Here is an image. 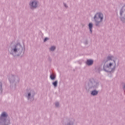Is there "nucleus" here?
I'll return each instance as SVG.
<instances>
[{
	"instance_id": "7",
	"label": "nucleus",
	"mask_w": 125,
	"mask_h": 125,
	"mask_svg": "<svg viewBox=\"0 0 125 125\" xmlns=\"http://www.w3.org/2000/svg\"><path fill=\"white\" fill-rule=\"evenodd\" d=\"M50 78L51 80H54V79H55V75L54 74H51L50 75Z\"/></svg>"
},
{
	"instance_id": "6",
	"label": "nucleus",
	"mask_w": 125,
	"mask_h": 125,
	"mask_svg": "<svg viewBox=\"0 0 125 125\" xmlns=\"http://www.w3.org/2000/svg\"><path fill=\"white\" fill-rule=\"evenodd\" d=\"M98 93V92L96 90H94L91 92L92 95H96Z\"/></svg>"
},
{
	"instance_id": "12",
	"label": "nucleus",
	"mask_w": 125,
	"mask_h": 125,
	"mask_svg": "<svg viewBox=\"0 0 125 125\" xmlns=\"http://www.w3.org/2000/svg\"><path fill=\"white\" fill-rule=\"evenodd\" d=\"M112 58H113V57H108V60H111Z\"/></svg>"
},
{
	"instance_id": "9",
	"label": "nucleus",
	"mask_w": 125,
	"mask_h": 125,
	"mask_svg": "<svg viewBox=\"0 0 125 125\" xmlns=\"http://www.w3.org/2000/svg\"><path fill=\"white\" fill-rule=\"evenodd\" d=\"M54 49H55V46H52L50 48V50H51V51H53V50H54Z\"/></svg>"
},
{
	"instance_id": "5",
	"label": "nucleus",
	"mask_w": 125,
	"mask_h": 125,
	"mask_svg": "<svg viewBox=\"0 0 125 125\" xmlns=\"http://www.w3.org/2000/svg\"><path fill=\"white\" fill-rule=\"evenodd\" d=\"M92 27H93L92 23H89V28L91 33H92Z\"/></svg>"
},
{
	"instance_id": "11",
	"label": "nucleus",
	"mask_w": 125,
	"mask_h": 125,
	"mask_svg": "<svg viewBox=\"0 0 125 125\" xmlns=\"http://www.w3.org/2000/svg\"><path fill=\"white\" fill-rule=\"evenodd\" d=\"M112 65H113V63H110L109 65H107V68H109V67H111V66H112Z\"/></svg>"
},
{
	"instance_id": "20",
	"label": "nucleus",
	"mask_w": 125,
	"mask_h": 125,
	"mask_svg": "<svg viewBox=\"0 0 125 125\" xmlns=\"http://www.w3.org/2000/svg\"><path fill=\"white\" fill-rule=\"evenodd\" d=\"M114 62V63L116 64L115 62Z\"/></svg>"
},
{
	"instance_id": "4",
	"label": "nucleus",
	"mask_w": 125,
	"mask_h": 125,
	"mask_svg": "<svg viewBox=\"0 0 125 125\" xmlns=\"http://www.w3.org/2000/svg\"><path fill=\"white\" fill-rule=\"evenodd\" d=\"M86 64L87 65H88V66H90V65H92V64H93V61L91 60H88L87 61Z\"/></svg>"
},
{
	"instance_id": "10",
	"label": "nucleus",
	"mask_w": 125,
	"mask_h": 125,
	"mask_svg": "<svg viewBox=\"0 0 125 125\" xmlns=\"http://www.w3.org/2000/svg\"><path fill=\"white\" fill-rule=\"evenodd\" d=\"M53 85H54L55 87L57 86V81H55L53 83Z\"/></svg>"
},
{
	"instance_id": "17",
	"label": "nucleus",
	"mask_w": 125,
	"mask_h": 125,
	"mask_svg": "<svg viewBox=\"0 0 125 125\" xmlns=\"http://www.w3.org/2000/svg\"><path fill=\"white\" fill-rule=\"evenodd\" d=\"M30 96H31V94L30 93H28V97H30Z\"/></svg>"
},
{
	"instance_id": "8",
	"label": "nucleus",
	"mask_w": 125,
	"mask_h": 125,
	"mask_svg": "<svg viewBox=\"0 0 125 125\" xmlns=\"http://www.w3.org/2000/svg\"><path fill=\"white\" fill-rule=\"evenodd\" d=\"M1 116V117H7V114L5 112H3Z\"/></svg>"
},
{
	"instance_id": "3",
	"label": "nucleus",
	"mask_w": 125,
	"mask_h": 125,
	"mask_svg": "<svg viewBox=\"0 0 125 125\" xmlns=\"http://www.w3.org/2000/svg\"><path fill=\"white\" fill-rule=\"evenodd\" d=\"M30 4L31 8H36L37 7V1H36L32 2Z\"/></svg>"
},
{
	"instance_id": "2",
	"label": "nucleus",
	"mask_w": 125,
	"mask_h": 125,
	"mask_svg": "<svg viewBox=\"0 0 125 125\" xmlns=\"http://www.w3.org/2000/svg\"><path fill=\"white\" fill-rule=\"evenodd\" d=\"M120 15L122 16L121 20L125 22V6H124L121 10Z\"/></svg>"
},
{
	"instance_id": "1",
	"label": "nucleus",
	"mask_w": 125,
	"mask_h": 125,
	"mask_svg": "<svg viewBox=\"0 0 125 125\" xmlns=\"http://www.w3.org/2000/svg\"><path fill=\"white\" fill-rule=\"evenodd\" d=\"M94 19L97 23H100L103 20V14L100 13H97L94 17Z\"/></svg>"
},
{
	"instance_id": "14",
	"label": "nucleus",
	"mask_w": 125,
	"mask_h": 125,
	"mask_svg": "<svg viewBox=\"0 0 125 125\" xmlns=\"http://www.w3.org/2000/svg\"><path fill=\"white\" fill-rule=\"evenodd\" d=\"M59 105V103H56V106L57 107H58Z\"/></svg>"
},
{
	"instance_id": "13",
	"label": "nucleus",
	"mask_w": 125,
	"mask_h": 125,
	"mask_svg": "<svg viewBox=\"0 0 125 125\" xmlns=\"http://www.w3.org/2000/svg\"><path fill=\"white\" fill-rule=\"evenodd\" d=\"M1 91V83L0 82V91Z\"/></svg>"
},
{
	"instance_id": "19",
	"label": "nucleus",
	"mask_w": 125,
	"mask_h": 125,
	"mask_svg": "<svg viewBox=\"0 0 125 125\" xmlns=\"http://www.w3.org/2000/svg\"><path fill=\"white\" fill-rule=\"evenodd\" d=\"M104 69H105V66L104 67Z\"/></svg>"
},
{
	"instance_id": "16",
	"label": "nucleus",
	"mask_w": 125,
	"mask_h": 125,
	"mask_svg": "<svg viewBox=\"0 0 125 125\" xmlns=\"http://www.w3.org/2000/svg\"><path fill=\"white\" fill-rule=\"evenodd\" d=\"M14 51L15 52H16V51H17V49L15 48V49H14Z\"/></svg>"
},
{
	"instance_id": "15",
	"label": "nucleus",
	"mask_w": 125,
	"mask_h": 125,
	"mask_svg": "<svg viewBox=\"0 0 125 125\" xmlns=\"http://www.w3.org/2000/svg\"><path fill=\"white\" fill-rule=\"evenodd\" d=\"M47 40H48V38H45L44 40V42H46V41Z\"/></svg>"
},
{
	"instance_id": "18",
	"label": "nucleus",
	"mask_w": 125,
	"mask_h": 125,
	"mask_svg": "<svg viewBox=\"0 0 125 125\" xmlns=\"http://www.w3.org/2000/svg\"><path fill=\"white\" fill-rule=\"evenodd\" d=\"M64 6H65V7H67V6H66V4H64Z\"/></svg>"
}]
</instances>
